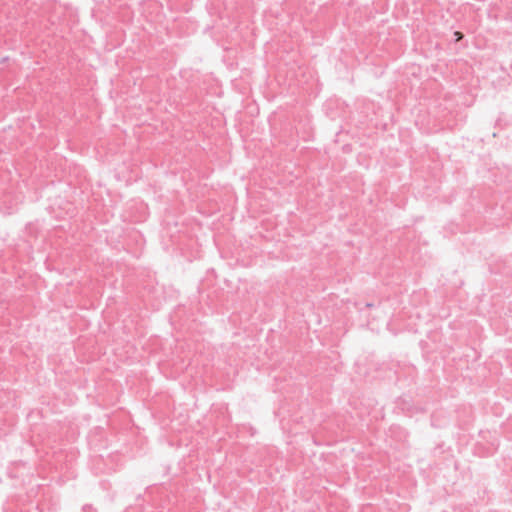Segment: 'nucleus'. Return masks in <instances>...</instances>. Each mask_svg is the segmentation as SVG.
I'll list each match as a JSON object with an SVG mask.
<instances>
[{"mask_svg":"<svg viewBox=\"0 0 512 512\" xmlns=\"http://www.w3.org/2000/svg\"><path fill=\"white\" fill-rule=\"evenodd\" d=\"M454 35L456 37V41H459L463 38V34L461 32H455Z\"/></svg>","mask_w":512,"mask_h":512,"instance_id":"nucleus-1","label":"nucleus"}]
</instances>
